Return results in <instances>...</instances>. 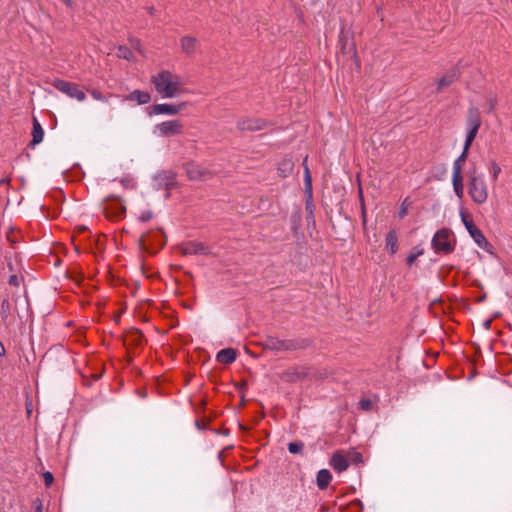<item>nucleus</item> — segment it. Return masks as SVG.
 <instances>
[{
	"mask_svg": "<svg viewBox=\"0 0 512 512\" xmlns=\"http://www.w3.org/2000/svg\"><path fill=\"white\" fill-rule=\"evenodd\" d=\"M151 82L162 98H176L185 92L181 76L169 70H162L153 75Z\"/></svg>",
	"mask_w": 512,
	"mask_h": 512,
	"instance_id": "nucleus-1",
	"label": "nucleus"
},
{
	"mask_svg": "<svg viewBox=\"0 0 512 512\" xmlns=\"http://www.w3.org/2000/svg\"><path fill=\"white\" fill-rule=\"evenodd\" d=\"M468 193L476 204H483L488 199V186L481 175L471 173L468 179Z\"/></svg>",
	"mask_w": 512,
	"mask_h": 512,
	"instance_id": "nucleus-2",
	"label": "nucleus"
},
{
	"mask_svg": "<svg viewBox=\"0 0 512 512\" xmlns=\"http://www.w3.org/2000/svg\"><path fill=\"white\" fill-rule=\"evenodd\" d=\"M431 246L437 254H450L453 252L455 245L451 231L446 228L438 230L431 240Z\"/></svg>",
	"mask_w": 512,
	"mask_h": 512,
	"instance_id": "nucleus-3",
	"label": "nucleus"
},
{
	"mask_svg": "<svg viewBox=\"0 0 512 512\" xmlns=\"http://www.w3.org/2000/svg\"><path fill=\"white\" fill-rule=\"evenodd\" d=\"M481 126V116L477 108L471 107L468 111L466 120V138L464 147L465 150H469L474 139L477 136L479 128Z\"/></svg>",
	"mask_w": 512,
	"mask_h": 512,
	"instance_id": "nucleus-4",
	"label": "nucleus"
},
{
	"mask_svg": "<svg viewBox=\"0 0 512 512\" xmlns=\"http://www.w3.org/2000/svg\"><path fill=\"white\" fill-rule=\"evenodd\" d=\"M103 213L106 218L112 221H118L125 215L126 208L122 201L116 197H108L102 204Z\"/></svg>",
	"mask_w": 512,
	"mask_h": 512,
	"instance_id": "nucleus-5",
	"label": "nucleus"
},
{
	"mask_svg": "<svg viewBox=\"0 0 512 512\" xmlns=\"http://www.w3.org/2000/svg\"><path fill=\"white\" fill-rule=\"evenodd\" d=\"M460 217L469 235L472 237L478 247L484 250H488L490 244L482 231L475 225L473 220L470 219L463 210L460 211Z\"/></svg>",
	"mask_w": 512,
	"mask_h": 512,
	"instance_id": "nucleus-6",
	"label": "nucleus"
},
{
	"mask_svg": "<svg viewBox=\"0 0 512 512\" xmlns=\"http://www.w3.org/2000/svg\"><path fill=\"white\" fill-rule=\"evenodd\" d=\"M53 87L58 91L64 93L70 98L76 99L80 102L86 99L85 93L79 89V86L75 83H71L65 80L56 79L52 83Z\"/></svg>",
	"mask_w": 512,
	"mask_h": 512,
	"instance_id": "nucleus-7",
	"label": "nucleus"
},
{
	"mask_svg": "<svg viewBox=\"0 0 512 512\" xmlns=\"http://www.w3.org/2000/svg\"><path fill=\"white\" fill-rule=\"evenodd\" d=\"M183 123L180 120H168L155 126V133L161 137H171L183 133Z\"/></svg>",
	"mask_w": 512,
	"mask_h": 512,
	"instance_id": "nucleus-8",
	"label": "nucleus"
},
{
	"mask_svg": "<svg viewBox=\"0 0 512 512\" xmlns=\"http://www.w3.org/2000/svg\"><path fill=\"white\" fill-rule=\"evenodd\" d=\"M185 172L190 180H207L210 178V171L202 165L190 162L184 167Z\"/></svg>",
	"mask_w": 512,
	"mask_h": 512,
	"instance_id": "nucleus-9",
	"label": "nucleus"
},
{
	"mask_svg": "<svg viewBox=\"0 0 512 512\" xmlns=\"http://www.w3.org/2000/svg\"><path fill=\"white\" fill-rule=\"evenodd\" d=\"M185 107V103L180 104H170V103H163V104H156L152 107V114L155 115H177L179 112H181Z\"/></svg>",
	"mask_w": 512,
	"mask_h": 512,
	"instance_id": "nucleus-10",
	"label": "nucleus"
},
{
	"mask_svg": "<svg viewBox=\"0 0 512 512\" xmlns=\"http://www.w3.org/2000/svg\"><path fill=\"white\" fill-rule=\"evenodd\" d=\"M266 121L260 118H243L238 121L237 127L241 131H258L266 127Z\"/></svg>",
	"mask_w": 512,
	"mask_h": 512,
	"instance_id": "nucleus-11",
	"label": "nucleus"
},
{
	"mask_svg": "<svg viewBox=\"0 0 512 512\" xmlns=\"http://www.w3.org/2000/svg\"><path fill=\"white\" fill-rule=\"evenodd\" d=\"M180 46L185 54L191 56L198 50V41L192 36H184L180 39Z\"/></svg>",
	"mask_w": 512,
	"mask_h": 512,
	"instance_id": "nucleus-12",
	"label": "nucleus"
},
{
	"mask_svg": "<svg viewBox=\"0 0 512 512\" xmlns=\"http://www.w3.org/2000/svg\"><path fill=\"white\" fill-rule=\"evenodd\" d=\"M44 138V130L37 120V118H33V129H32V140L30 142V146L34 147L41 143Z\"/></svg>",
	"mask_w": 512,
	"mask_h": 512,
	"instance_id": "nucleus-13",
	"label": "nucleus"
},
{
	"mask_svg": "<svg viewBox=\"0 0 512 512\" xmlns=\"http://www.w3.org/2000/svg\"><path fill=\"white\" fill-rule=\"evenodd\" d=\"M330 465L338 472H343L349 467L347 459L341 453L333 454L330 460Z\"/></svg>",
	"mask_w": 512,
	"mask_h": 512,
	"instance_id": "nucleus-14",
	"label": "nucleus"
},
{
	"mask_svg": "<svg viewBox=\"0 0 512 512\" xmlns=\"http://www.w3.org/2000/svg\"><path fill=\"white\" fill-rule=\"evenodd\" d=\"M293 168H294V162H293L292 158L285 157L279 162L277 170H278L279 175L281 177L285 178L292 173Z\"/></svg>",
	"mask_w": 512,
	"mask_h": 512,
	"instance_id": "nucleus-15",
	"label": "nucleus"
},
{
	"mask_svg": "<svg viewBox=\"0 0 512 512\" xmlns=\"http://www.w3.org/2000/svg\"><path fill=\"white\" fill-rule=\"evenodd\" d=\"M332 479V475L327 469H321L317 473L316 483L319 489L324 490L328 487L330 481Z\"/></svg>",
	"mask_w": 512,
	"mask_h": 512,
	"instance_id": "nucleus-16",
	"label": "nucleus"
},
{
	"mask_svg": "<svg viewBox=\"0 0 512 512\" xmlns=\"http://www.w3.org/2000/svg\"><path fill=\"white\" fill-rule=\"evenodd\" d=\"M386 249L391 253L395 254L398 250V237L394 230L390 231L385 239Z\"/></svg>",
	"mask_w": 512,
	"mask_h": 512,
	"instance_id": "nucleus-17",
	"label": "nucleus"
},
{
	"mask_svg": "<svg viewBox=\"0 0 512 512\" xmlns=\"http://www.w3.org/2000/svg\"><path fill=\"white\" fill-rule=\"evenodd\" d=\"M304 167V185H305V193L308 197H312V176L307 165V157H305L303 161Z\"/></svg>",
	"mask_w": 512,
	"mask_h": 512,
	"instance_id": "nucleus-18",
	"label": "nucleus"
},
{
	"mask_svg": "<svg viewBox=\"0 0 512 512\" xmlns=\"http://www.w3.org/2000/svg\"><path fill=\"white\" fill-rule=\"evenodd\" d=\"M468 151L463 148L461 155L454 161L452 177L462 176V163L466 160Z\"/></svg>",
	"mask_w": 512,
	"mask_h": 512,
	"instance_id": "nucleus-19",
	"label": "nucleus"
},
{
	"mask_svg": "<svg viewBox=\"0 0 512 512\" xmlns=\"http://www.w3.org/2000/svg\"><path fill=\"white\" fill-rule=\"evenodd\" d=\"M456 79V73L454 71L447 72L443 75L437 82V90L441 91L442 89L451 85Z\"/></svg>",
	"mask_w": 512,
	"mask_h": 512,
	"instance_id": "nucleus-20",
	"label": "nucleus"
},
{
	"mask_svg": "<svg viewBox=\"0 0 512 512\" xmlns=\"http://www.w3.org/2000/svg\"><path fill=\"white\" fill-rule=\"evenodd\" d=\"M130 99L137 101L139 104H147L151 100V96L146 91L135 90L130 94Z\"/></svg>",
	"mask_w": 512,
	"mask_h": 512,
	"instance_id": "nucleus-21",
	"label": "nucleus"
},
{
	"mask_svg": "<svg viewBox=\"0 0 512 512\" xmlns=\"http://www.w3.org/2000/svg\"><path fill=\"white\" fill-rule=\"evenodd\" d=\"M452 184L456 196L462 199L464 196L463 177L457 175L456 177H452Z\"/></svg>",
	"mask_w": 512,
	"mask_h": 512,
	"instance_id": "nucleus-22",
	"label": "nucleus"
},
{
	"mask_svg": "<svg viewBox=\"0 0 512 512\" xmlns=\"http://www.w3.org/2000/svg\"><path fill=\"white\" fill-rule=\"evenodd\" d=\"M424 254V250L419 247V246H416L412 249V251L410 252V254L407 256V264L408 265H412L416 259L420 256H422Z\"/></svg>",
	"mask_w": 512,
	"mask_h": 512,
	"instance_id": "nucleus-23",
	"label": "nucleus"
},
{
	"mask_svg": "<svg viewBox=\"0 0 512 512\" xmlns=\"http://www.w3.org/2000/svg\"><path fill=\"white\" fill-rule=\"evenodd\" d=\"M203 249L201 244L188 243L183 247L184 254H197Z\"/></svg>",
	"mask_w": 512,
	"mask_h": 512,
	"instance_id": "nucleus-24",
	"label": "nucleus"
},
{
	"mask_svg": "<svg viewBox=\"0 0 512 512\" xmlns=\"http://www.w3.org/2000/svg\"><path fill=\"white\" fill-rule=\"evenodd\" d=\"M489 170H490V176L493 181L497 180L500 173H501V167L498 165L496 161H491L489 163Z\"/></svg>",
	"mask_w": 512,
	"mask_h": 512,
	"instance_id": "nucleus-25",
	"label": "nucleus"
},
{
	"mask_svg": "<svg viewBox=\"0 0 512 512\" xmlns=\"http://www.w3.org/2000/svg\"><path fill=\"white\" fill-rule=\"evenodd\" d=\"M117 56L119 58L130 60L133 56V53L129 48H127L125 46H120L117 50Z\"/></svg>",
	"mask_w": 512,
	"mask_h": 512,
	"instance_id": "nucleus-26",
	"label": "nucleus"
},
{
	"mask_svg": "<svg viewBox=\"0 0 512 512\" xmlns=\"http://www.w3.org/2000/svg\"><path fill=\"white\" fill-rule=\"evenodd\" d=\"M304 444L302 442H291L288 446V450L292 454H299L302 452Z\"/></svg>",
	"mask_w": 512,
	"mask_h": 512,
	"instance_id": "nucleus-27",
	"label": "nucleus"
},
{
	"mask_svg": "<svg viewBox=\"0 0 512 512\" xmlns=\"http://www.w3.org/2000/svg\"><path fill=\"white\" fill-rule=\"evenodd\" d=\"M237 353L232 348H226V364L235 361Z\"/></svg>",
	"mask_w": 512,
	"mask_h": 512,
	"instance_id": "nucleus-28",
	"label": "nucleus"
},
{
	"mask_svg": "<svg viewBox=\"0 0 512 512\" xmlns=\"http://www.w3.org/2000/svg\"><path fill=\"white\" fill-rule=\"evenodd\" d=\"M43 479L46 487H50L54 481L53 474L49 471L43 473Z\"/></svg>",
	"mask_w": 512,
	"mask_h": 512,
	"instance_id": "nucleus-29",
	"label": "nucleus"
},
{
	"mask_svg": "<svg viewBox=\"0 0 512 512\" xmlns=\"http://www.w3.org/2000/svg\"><path fill=\"white\" fill-rule=\"evenodd\" d=\"M90 94H91V96H92L95 100H97V101L107 102V100H106L105 96H104L101 92H99L98 90H95V89H94V90H92V91L90 92Z\"/></svg>",
	"mask_w": 512,
	"mask_h": 512,
	"instance_id": "nucleus-30",
	"label": "nucleus"
},
{
	"mask_svg": "<svg viewBox=\"0 0 512 512\" xmlns=\"http://www.w3.org/2000/svg\"><path fill=\"white\" fill-rule=\"evenodd\" d=\"M359 405L362 410H369L372 407V402L368 399H361Z\"/></svg>",
	"mask_w": 512,
	"mask_h": 512,
	"instance_id": "nucleus-31",
	"label": "nucleus"
},
{
	"mask_svg": "<svg viewBox=\"0 0 512 512\" xmlns=\"http://www.w3.org/2000/svg\"><path fill=\"white\" fill-rule=\"evenodd\" d=\"M151 218H152V213L150 211H144L140 215V220L144 221V222L149 221Z\"/></svg>",
	"mask_w": 512,
	"mask_h": 512,
	"instance_id": "nucleus-32",
	"label": "nucleus"
},
{
	"mask_svg": "<svg viewBox=\"0 0 512 512\" xmlns=\"http://www.w3.org/2000/svg\"><path fill=\"white\" fill-rule=\"evenodd\" d=\"M236 388H237V392H238V395H239V398L241 399V401L243 400L244 398V394H243V388H244V384L241 383V384H235Z\"/></svg>",
	"mask_w": 512,
	"mask_h": 512,
	"instance_id": "nucleus-33",
	"label": "nucleus"
},
{
	"mask_svg": "<svg viewBox=\"0 0 512 512\" xmlns=\"http://www.w3.org/2000/svg\"><path fill=\"white\" fill-rule=\"evenodd\" d=\"M407 214V207L404 206V203L402 204L400 211H399V217L403 218Z\"/></svg>",
	"mask_w": 512,
	"mask_h": 512,
	"instance_id": "nucleus-34",
	"label": "nucleus"
},
{
	"mask_svg": "<svg viewBox=\"0 0 512 512\" xmlns=\"http://www.w3.org/2000/svg\"><path fill=\"white\" fill-rule=\"evenodd\" d=\"M217 360L219 362H224V349L220 350L218 353H217Z\"/></svg>",
	"mask_w": 512,
	"mask_h": 512,
	"instance_id": "nucleus-35",
	"label": "nucleus"
},
{
	"mask_svg": "<svg viewBox=\"0 0 512 512\" xmlns=\"http://www.w3.org/2000/svg\"><path fill=\"white\" fill-rule=\"evenodd\" d=\"M218 458L220 460L221 465H224V448L219 451Z\"/></svg>",
	"mask_w": 512,
	"mask_h": 512,
	"instance_id": "nucleus-36",
	"label": "nucleus"
},
{
	"mask_svg": "<svg viewBox=\"0 0 512 512\" xmlns=\"http://www.w3.org/2000/svg\"><path fill=\"white\" fill-rule=\"evenodd\" d=\"M496 100L494 98H491L489 100V111H492L495 108Z\"/></svg>",
	"mask_w": 512,
	"mask_h": 512,
	"instance_id": "nucleus-37",
	"label": "nucleus"
},
{
	"mask_svg": "<svg viewBox=\"0 0 512 512\" xmlns=\"http://www.w3.org/2000/svg\"><path fill=\"white\" fill-rule=\"evenodd\" d=\"M9 283L12 284V285H17L18 284L17 276H15V275L11 276L10 279H9Z\"/></svg>",
	"mask_w": 512,
	"mask_h": 512,
	"instance_id": "nucleus-38",
	"label": "nucleus"
},
{
	"mask_svg": "<svg viewBox=\"0 0 512 512\" xmlns=\"http://www.w3.org/2000/svg\"><path fill=\"white\" fill-rule=\"evenodd\" d=\"M491 323H492V320H491V319L484 321V323H483L484 328H485L486 330H489V329H490V327H491Z\"/></svg>",
	"mask_w": 512,
	"mask_h": 512,
	"instance_id": "nucleus-39",
	"label": "nucleus"
},
{
	"mask_svg": "<svg viewBox=\"0 0 512 512\" xmlns=\"http://www.w3.org/2000/svg\"><path fill=\"white\" fill-rule=\"evenodd\" d=\"M5 355V347L3 343L0 341V356Z\"/></svg>",
	"mask_w": 512,
	"mask_h": 512,
	"instance_id": "nucleus-40",
	"label": "nucleus"
},
{
	"mask_svg": "<svg viewBox=\"0 0 512 512\" xmlns=\"http://www.w3.org/2000/svg\"><path fill=\"white\" fill-rule=\"evenodd\" d=\"M141 242H142L143 244H145V242H146V235H143V236L141 237Z\"/></svg>",
	"mask_w": 512,
	"mask_h": 512,
	"instance_id": "nucleus-41",
	"label": "nucleus"
},
{
	"mask_svg": "<svg viewBox=\"0 0 512 512\" xmlns=\"http://www.w3.org/2000/svg\"><path fill=\"white\" fill-rule=\"evenodd\" d=\"M281 345H282L285 349H289V346H288V345H285L284 343H281Z\"/></svg>",
	"mask_w": 512,
	"mask_h": 512,
	"instance_id": "nucleus-42",
	"label": "nucleus"
},
{
	"mask_svg": "<svg viewBox=\"0 0 512 512\" xmlns=\"http://www.w3.org/2000/svg\"><path fill=\"white\" fill-rule=\"evenodd\" d=\"M67 5H71V0H64Z\"/></svg>",
	"mask_w": 512,
	"mask_h": 512,
	"instance_id": "nucleus-43",
	"label": "nucleus"
},
{
	"mask_svg": "<svg viewBox=\"0 0 512 512\" xmlns=\"http://www.w3.org/2000/svg\"><path fill=\"white\" fill-rule=\"evenodd\" d=\"M5 181L9 182V180L0 179V185L4 183Z\"/></svg>",
	"mask_w": 512,
	"mask_h": 512,
	"instance_id": "nucleus-44",
	"label": "nucleus"
},
{
	"mask_svg": "<svg viewBox=\"0 0 512 512\" xmlns=\"http://www.w3.org/2000/svg\"><path fill=\"white\" fill-rule=\"evenodd\" d=\"M79 230L82 232V231H85L86 228L85 227H80Z\"/></svg>",
	"mask_w": 512,
	"mask_h": 512,
	"instance_id": "nucleus-45",
	"label": "nucleus"
}]
</instances>
